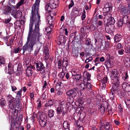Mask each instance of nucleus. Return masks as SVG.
Masks as SVG:
<instances>
[{
    "mask_svg": "<svg viewBox=\"0 0 130 130\" xmlns=\"http://www.w3.org/2000/svg\"><path fill=\"white\" fill-rule=\"evenodd\" d=\"M63 107L62 106H59L56 109V112L57 114H60L63 111Z\"/></svg>",
    "mask_w": 130,
    "mask_h": 130,
    "instance_id": "nucleus-30",
    "label": "nucleus"
},
{
    "mask_svg": "<svg viewBox=\"0 0 130 130\" xmlns=\"http://www.w3.org/2000/svg\"><path fill=\"white\" fill-rule=\"evenodd\" d=\"M96 28V26H95L94 25H92L89 27L90 30L92 31H93Z\"/></svg>",
    "mask_w": 130,
    "mask_h": 130,
    "instance_id": "nucleus-54",
    "label": "nucleus"
},
{
    "mask_svg": "<svg viewBox=\"0 0 130 130\" xmlns=\"http://www.w3.org/2000/svg\"><path fill=\"white\" fill-rule=\"evenodd\" d=\"M40 48V47L36 49L35 51L34 54L35 55L37 56L38 53L39 52Z\"/></svg>",
    "mask_w": 130,
    "mask_h": 130,
    "instance_id": "nucleus-55",
    "label": "nucleus"
},
{
    "mask_svg": "<svg viewBox=\"0 0 130 130\" xmlns=\"http://www.w3.org/2000/svg\"><path fill=\"white\" fill-rule=\"evenodd\" d=\"M74 5V3L73 1H71V2L70 3L69 5V9L71 7H73Z\"/></svg>",
    "mask_w": 130,
    "mask_h": 130,
    "instance_id": "nucleus-60",
    "label": "nucleus"
},
{
    "mask_svg": "<svg viewBox=\"0 0 130 130\" xmlns=\"http://www.w3.org/2000/svg\"><path fill=\"white\" fill-rule=\"evenodd\" d=\"M108 78L107 77H105L102 80V83L103 87L104 88H105V83H107Z\"/></svg>",
    "mask_w": 130,
    "mask_h": 130,
    "instance_id": "nucleus-35",
    "label": "nucleus"
},
{
    "mask_svg": "<svg viewBox=\"0 0 130 130\" xmlns=\"http://www.w3.org/2000/svg\"><path fill=\"white\" fill-rule=\"evenodd\" d=\"M34 66H36L37 70L40 72L41 73H44L45 72V67L43 64L40 61H38L37 63H35Z\"/></svg>",
    "mask_w": 130,
    "mask_h": 130,
    "instance_id": "nucleus-7",
    "label": "nucleus"
},
{
    "mask_svg": "<svg viewBox=\"0 0 130 130\" xmlns=\"http://www.w3.org/2000/svg\"><path fill=\"white\" fill-rule=\"evenodd\" d=\"M99 57H96L94 61L95 62L94 65L97 66L98 64L100 63V62L99 61Z\"/></svg>",
    "mask_w": 130,
    "mask_h": 130,
    "instance_id": "nucleus-38",
    "label": "nucleus"
},
{
    "mask_svg": "<svg viewBox=\"0 0 130 130\" xmlns=\"http://www.w3.org/2000/svg\"><path fill=\"white\" fill-rule=\"evenodd\" d=\"M93 60V58L92 57H89L86 59L85 61V63H87L90 61H91Z\"/></svg>",
    "mask_w": 130,
    "mask_h": 130,
    "instance_id": "nucleus-46",
    "label": "nucleus"
},
{
    "mask_svg": "<svg viewBox=\"0 0 130 130\" xmlns=\"http://www.w3.org/2000/svg\"><path fill=\"white\" fill-rule=\"evenodd\" d=\"M46 22L47 24L49 25H52V17L49 15L47 16L46 18Z\"/></svg>",
    "mask_w": 130,
    "mask_h": 130,
    "instance_id": "nucleus-26",
    "label": "nucleus"
},
{
    "mask_svg": "<svg viewBox=\"0 0 130 130\" xmlns=\"http://www.w3.org/2000/svg\"><path fill=\"white\" fill-rule=\"evenodd\" d=\"M14 9L8 6H6L3 12L4 14H10L11 15L13 10Z\"/></svg>",
    "mask_w": 130,
    "mask_h": 130,
    "instance_id": "nucleus-18",
    "label": "nucleus"
},
{
    "mask_svg": "<svg viewBox=\"0 0 130 130\" xmlns=\"http://www.w3.org/2000/svg\"><path fill=\"white\" fill-rule=\"evenodd\" d=\"M114 93L113 92H111V94H110V99L111 100H113L114 99V96L113 95Z\"/></svg>",
    "mask_w": 130,
    "mask_h": 130,
    "instance_id": "nucleus-57",
    "label": "nucleus"
},
{
    "mask_svg": "<svg viewBox=\"0 0 130 130\" xmlns=\"http://www.w3.org/2000/svg\"><path fill=\"white\" fill-rule=\"evenodd\" d=\"M50 26L45 28V31H46L47 34L50 33L52 30L53 26L52 25H50Z\"/></svg>",
    "mask_w": 130,
    "mask_h": 130,
    "instance_id": "nucleus-32",
    "label": "nucleus"
},
{
    "mask_svg": "<svg viewBox=\"0 0 130 130\" xmlns=\"http://www.w3.org/2000/svg\"><path fill=\"white\" fill-rule=\"evenodd\" d=\"M110 125H109V123L108 122L106 123L104 126L102 125H101V126L100 127V129L99 130H101V128L102 127H104V129L106 130H108L110 127Z\"/></svg>",
    "mask_w": 130,
    "mask_h": 130,
    "instance_id": "nucleus-28",
    "label": "nucleus"
},
{
    "mask_svg": "<svg viewBox=\"0 0 130 130\" xmlns=\"http://www.w3.org/2000/svg\"><path fill=\"white\" fill-rule=\"evenodd\" d=\"M72 77H71L70 78V81H71L72 78L75 77L77 81L79 80L81 81H83L84 80V78L83 76H81L80 74H76L75 75H72Z\"/></svg>",
    "mask_w": 130,
    "mask_h": 130,
    "instance_id": "nucleus-17",
    "label": "nucleus"
},
{
    "mask_svg": "<svg viewBox=\"0 0 130 130\" xmlns=\"http://www.w3.org/2000/svg\"><path fill=\"white\" fill-rule=\"evenodd\" d=\"M54 104V101L53 100H50L46 102L45 106L46 107H50L53 106Z\"/></svg>",
    "mask_w": 130,
    "mask_h": 130,
    "instance_id": "nucleus-25",
    "label": "nucleus"
},
{
    "mask_svg": "<svg viewBox=\"0 0 130 130\" xmlns=\"http://www.w3.org/2000/svg\"><path fill=\"white\" fill-rule=\"evenodd\" d=\"M45 10L48 13H50L51 11V9H52L49 4H46L45 6Z\"/></svg>",
    "mask_w": 130,
    "mask_h": 130,
    "instance_id": "nucleus-34",
    "label": "nucleus"
},
{
    "mask_svg": "<svg viewBox=\"0 0 130 130\" xmlns=\"http://www.w3.org/2000/svg\"><path fill=\"white\" fill-rule=\"evenodd\" d=\"M118 72L116 69L113 70L111 74L110 77L112 81L119 80V77L118 76Z\"/></svg>",
    "mask_w": 130,
    "mask_h": 130,
    "instance_id": "nucleus-8",
    "label": "nucleus"
},
{
    "mask_svg": "<svg viewBox=\"0 0 130 130\" xmlns=\"http://www.w3.org/2000/svg\"><path fill=\"white\" fill-rule=\"evenodd\" d=\"M44 53L45 55V60L46 62H47L48 60L49 59V57L50 52L49 50L47 47H44Z\"/></svg>",
    "mask_w": 130,
    "mask_h": 130,
    "instance_id": "nucleus-20",
    "label": "nucleus"
},
{
    "mask_svg": "<svg viewBox=\"0 0 130 130\" xmlns=\"http://www.w3.org/2000/svg\"><path fill=\"white\" fill-rule=\"evenodd\" d=\"M108 107L107 103L106 102H103L101 105L100 108L101 112L102 113H104L105 110L107 109Z\"/></svg>",
    "mask_w": 130,
    "mask_h": 130,
    "instance_id": "nucleus-14",
    "label": "nucleus"
},
{
    "mask_svg": "<svg viewBox=\"0 0 130 130\" xmlns=\"http://www.w3.org/2000/svg\"><path fill=\"white\" fill-rule=\"evenodd\" d=\"M113 83L112 87L111 89V92H114L117 91L119 88V85L120 84L119 80L113 81H112Z\"/></svg>",
    "mask_w": 130,
    "mask_h": 130,
    "instance_id": "nucleus-10",
    "label": "nucleus"
},
{
    "mask_svg": "<svg viewBox=\"0 0 130 130\" xmlns=\"http://www.w3.org/2000/svg\"><path fill=\"white\" fill-rule=\"evenodd\" d=\"M37 102H39L38 105V108H40L41 106V101H40L39 99H38L37 101Z\"/></svg>",
    "mask_w": 130,
    "mask_h": 130,
    "instance_id": "nucleus-61",
    "label": "nucleus"
},
{
    "mask_svg": "<svg viewBox=\"0 0 130 130\" xmlns=\"http://www.w3.org/2000/svg\"><path fill=\"white\" fill-rule=\"evenodd\" d=\"M63 126L64 128H70V125L67 122H64L63 124Z\"/></svg>",
    "mask_w": 130,
    "mask_h": 130,
    "instance_id": "nucleus-39",
    "label": "nucleus"
},
{
    "mask_svg": "<svg viewBox=\"0 0 130 130\" xmlns=\"http://www.w3.org/2000/svg\"><path fill=\"white\" fill-rule=\"evenodd\" d=\"M8 71L10 73H15L17 76H19L21 73L23 68L21 65L18 64L17 67H9L8 65Z\"/></svg>",
    "mask_w": 130,
    "mask_h": 130,
    "instance_id": "nucleus-2",
    "label": "nucleus"
},
{
    "mask_svg": "<svg viewBox=\"0 0 130 130\" xmlns=\"http://www.w3.org/2000/svg\"><path fill=\"white\" fill-rule=\"evenodd\" d=\"M123 21L121 20H119L117 23V25L119 27H121L123 24Z\"/></svg>",
    "mask_w": 130,
    "mask_h": 130,
    "instance_id": "nucleus-48",
    "label": "nucleus"
},
{
    "mask_svg": "<svg viewBox=\"0 0 130 130\" xmlns=\"http://www.w3.org/2000/svg\"><path fill=\"white\" fill-rule=\"evenodd\" d=\"M9 107L10 109L13 110L14 108V106L13 104L12 103L9 104Z\"/></svg>",
    "mask_w": 130,
    "mask_h": 130,
    "instance_id": "nucleus-52",
    "label": "nucleus"
},
{
    "mask_svg": "<svg viewBox=\"0 0 130 130\" xmlns=\"http://www.w3.org/2000/svg\"><path fill=\"white\" fill-rule=\"evenodd\" d=\"M59 3L58 0H50L49 3L52 9L56 8L58 6Z\"/></svg>",
    "mask_w": 130,
    "mask_h": 130,
    "instance_id": "nucleus-12",
    "label": "nucleus"
},
{
    "mask_svg": "<svg viewBox=\"0 0 130 130\" xmlns=\"http://www.w3.org/2000/svg\"><path fill=\"white\" fill-rule=\"evenodd\" d=\"M91 75L89 73L86 71H84L83 73V77L84 79H87V81L90 80Z\"/></svg>",
    "mask_w": 130,
    "mask_h": 130,
    "instance_id": "nucleus-22",
    "label": "nucleus"
},
{
    "mask_svg": "<svg viewBox=\"0 0 130 130\" xmlns=\"http://www.w3.org/2000/svg\"><path fill=\"white\" fill-rule=\"evenodd\" d=\"M65 74L64 72H61L58 74V76L60 78H62L64 77Z\"/></svg>",
    "mask_w": 130,
    "mask_h": 130,
    "instance_id": "nucleus-45",
    "label": "nucleus"
},
{
    "mask_svg": "<svg viewBox=\"0 0 130 130\" xmlns=\"http://www.w3.org/2000/svg\"><path fill=\"white\" fill-rule=\"evenodd\" d=\"M123 22L124 24H127L129 22V19L127 15H125L123 18Z\"/></svg>",
    "mask_w": 130,
    "mask_h": 130,
    "instance_id": "nucleus-31",
    "label": "nucleus"
},
{
    "mask_svg": "<svg viewBox=\"0 0 130 130\" xmlns=\"http://www.w3.org/2000/svg\"><path fill=\"white\" fill-rule=\"evenodd\" d=\"M107 13H103V15L105 17L104 19L105 21H107V23H110V24H113L115 21L114 18L111 17V15L109 13L106 14Z\"/></svg>",
    "mask_w": 130,
    "mask_h": 130,
    "instance_id": "nucleus-4",
    "label": "nucleus"
},
{
    "mask_svg": "<svg viewBox=\"0 0 130 130\" xmlns=\"http://www.w3.org/2000/svg\"><path fill=\"white\" fill-rule=\"evenodd\" d=\"M5 60L4 58L2 56H0V65L3 64H5Z\"/></svg>",
    "mask_w": 130,
    "mask_h": 130,
    "instance_id": "nucleus-42",
    "label": "nucleus"
},
{
    "mask_svg": "<svg viewBox=\"0 0 130 130\" xmlns=\"http://www.w3.org/2000/svg\"><path fill=\"white\" fill-rule=\"evenodd\" d=\"M125 104L127 106H129L130 105V100H125Z\"/></svg>",
    "mask_w": 130,
    "mask_h": 130,
    "instance_id": "nucleus-49",
    "label": "nucleus"
},
{
    "mask_svg": "<svg viewBox=\"0 0 130 130\" xmlns=\"http://www.w3.org/2000/svg\"><path fill=\"white\" fill-rule=\"evenodd\" d=\"M47 117L44 112H42L39 115V123L41 127H44L46 125Z\"/></svg>",
    "mask_w": 130,
    "mask_h": 130,
    "instance_id": "nucleus-3",
    "label": "nucleus"
},
{
    "mask_svg": "<svg viewBox=\"0 0 130 130\" xmlns=\"http://www.w3.org/2000/svg\"><path fill=\"white\" fill-rule=\"evenodd\" d=\"M85 43L88 46H89L91 44V41L90 39L89 38H87L86 42Z\"/></svg>",
    "mask_w": 130,
    "mask_h": 130,
    "instance_id": "nucleus-44",
    "label": "nucleus"
},
{
    "mask_svg": "<svg viewBox=\"0 0 130 130\" xmlns=\"http://www.w3.org/2000/svg\"><path fill=\"white\" fill-rule=\"evenodd\" d=\"M96 23L97 25V28L99 27V26H100L101 27L103 25V22L101 21V20L97 21L96 22Z\"/></svg>",
    "mask_w": 130,
    "mask_h": 130,
    "instance_id": "nucleus-40",
    "label": "nucleus"
},
{
    "mask_svg": "<svg viewBox=\"0 0 130 130\" xmlns=\"http://www.w3.org/2000/svg\"><path fill=\"white\" fill-rule=\"evenodd\" d=\"M61 59H59L58 62V68L60 69L62 68V66L61 64Z\"/></svg>",
    "mask_w": 130,
    "mask_h": 130,
    "instance_id": "nucleus-53",
    "label": "nucleus"
},
{
    "mask_svg": "<svg viewBox=\"0 0 130 130\" xmlns=\"http://www.w3.org/2000/svg\"><path fill=\"white\" fill-rule=\"evenodd\" d=\"M128 77V76L127 73H126L124 74L123 75L122 78L124 80H125L127 79Z\"/></svg>",
    "mask_w": 130,
    "mask_h": 130,
    "instance_id": "nucleus-51",
    "label": "nucleus"
},
{
    "mask_svg": "<svg viewBox=\"0 0 130 130\" xmlns=\"http://www.w3.org/2000/svg\"><path fill=\"white\" fill-rule=\"evenodd\" d=\"M75 37V36H71L69 39V41L70 42H71L72 43L74 41V38Z\"/></svg>",
    "mask_w": 130,
    "mask_h": 130,
    "instance_id": "nucleus-47",
    "label": "nucleus"
},
{
    "mask_svg": "<svg viewBox=\"0 0 130 130\" xmlns=\"http://www.w3.org/2000/svg\"><path fill=\"white\" fill-rule=\"evenodd\" d=\"M112 6L110 3H106L104 6L103 9V13H107L112 9Z\"/></svg>",
    "mask_w": 130,
    "mask_h": 130,
    "instance_id": "nucleus-9",
    "label": "nucleus"
},
{
    "mask_svg": "<svg viewBox=\"0 0 130 130\" xmlns=\"http://www.w3.org/2000/svg\"><path fill=\"white\" fill-rule=\"evenodd\" d=\"M48 115L50 118H51L54 116L55 112L52 109H51L50 110H48Z\"/></svg>",
    "mask_w": 130,
    "mask_h": 130,
    "instance_id": "nucleus-33",
    "label": "nucleus"
},
{
    "mask_svg": "<svg viewBox=\"0 0 130 130\" xmlns=\"http://www.w3.org/2000/svg\"><path fill=\"white\" fill-rule=\"evenodd\" d=\"M13 98L11 95H8L7 97L8 102L9 104L12 103L13 102V99L12 98Z\"/></svg>",
    "mask_w": 130,
    "mask_h": 130,
    "instance_id": "nucleus-36",
    "label": "nucleus"
},
{
    "mask_svg": "<svg viewBox=\"0 0 130 130\" xmlns=\"http://www.w3.org/2000/svg\"><path fill=\"white\" fill-rule=\"evenodd\" d=\"M129 61V60L128 58H125L124 59L123 61L126 66H128V65H129V63L128 62V61Z\"/></svg>",
    "mask_w": 130,
    "mask_h": 130,
    "instance_id": "nucleus-37",
    "label": "nucleus"
},
{
    "mask_svg": "<svg viewBox=\"0 0 130 130\" xmlns=\"http://www.w3.org/2000/svg\"><path fill=\"white\" fill-rule=\"evenodd\" d=\"M49 74L47 73L46 75H44L43 76L42 78V82H49Z\"/></svg>",
    "mask_w": 130,
    "mask_h": 130,
    "instance_id": "nucleus-27",
    "label": "nucleus"
},
{
    "mask_svg": "<svg viewBox=\"0 0 130 130\" xmlns=\"http://www.w3.org/2000/svg\"><path fill=\"white\" fill-rule=\"evenodd\" d=\"M81 14L80 12V9L78 6H77L73 7L72 9L71 14L75 16H79Z\"/></svg>",
    "mask_w": 130,
    "mask_h": 130,
    "instance_id": "nucleus-11",
    "label": "nucleus"
},
{
    "mask_svg": "<svg viewBox=\"0 0 130 130\" xmlns=\"http://www.w3.org/2000/svg\"><path fill=\"white\" fill-rule=\"evenodd\" d=\"M20 48L19 47H18L17 48H14L13 50V51L14 53H18L20 51Z\"/></svg>",
    "mask_w": 130,
    "mask_h": 130,
    "instance_id": "nucleus-50",
    "label": "nucleus"
},
{
    "mask_svg": "<svg viewBox=\"0 0 130 130\" xmlns=\"http://www.w3.org/2000/svg\"><path fill=\"white\" fill-rule=\"evenodd\" d=\"M33 72L32 70H31L30 68H27L26 70V73L27 76L28 77L31 76Z\"/></svg>",
    "mask_w": 130,
    "mask_h": 130,
    "instance_id": "nucleus-29",
    "label": "nucleus"
},
{
    "mask_svg": "<svg viewBox=\"0 0 130 130\" xmlns=\"http://www.w3.org/2000/svg\"><path fill=\"white\" fill-rule=\"evenodd\" d=\"M122 39V36L119 34L116 35L114 37L115 41L116 42H118L120 41Z\"/></svg>",
    "mask_w": 130,
    "mask_h": 130,
    "instance_id": "nucleus-23",
    "label": "nucleus"
},
{
    "mask_svg": "<svg viewBox=\"0 0 130 130\" xmlns=\"http://www.w3.org/2000/svg\"><path fill=\"white\" fill-rule=\"evenodd\" d=\"M117 48L118 49H119L122 47V46L121 43H119L117 45Z\"/></svg>",
    "mask_w": 130,
    "mask_h": 130,
    "instance_id": "nucleus-62",
    "label": "nucleus"
},
{
    "mask_svg": "<svg viewBox=\"0 0 130 130\" xmlns=\"http://www.w3.org/2000/svg\"><path fill=\"white\" fill-rule=\"evenodd\" d=\"M25 3V0H20L16 5L15 8L19 9L20 6L23 5Z\"/></svg>",
    "mask_w": 130,
    "mask_h": 130,
    "instance_id": "nucleus-24",
    "label": "nucleus"
},
{
    "mask_svg": "<svg viewBox=\"0 0 130 130\" xmlns=\"http://www.w3.org/2000/svg\"><path fill=\"white\" fill-rule=\"evenodd\" d=\"M11 15L13 16L15 18H18L20 17L22 15V13L20 10L16 11L15 10H13Z\"/></svg>",
    "mask_w": 130,
    "mask_h": 130,
    "instance_id": "nucleus-16",
    "label": "nucleus"
},
{
    "mask_svg": "<svg viewBox=\"0 0 130 130\" xmlns=\"http://www.w3.org/2000/svg\"><path fill=\"white\" fill-rule=\"evenodd\" d=\"M40 2V0H36L34 4L32 7L27 40L22 48L23 50V54L28 49L30 51H32L33 46L40 43V37L42 36V34L40 33L39 28L41 24L40 17L38 13Z\"/></svg>",
    "mask_w": 130,
    "mask_h": 130,
    "instance_id": "nucleus-1",
    "label": "nucleus"
},
{
    "mask_svg": "<svg viewBox=\"0 0 130 130\" xmlns=\"http://www.w3.org/2000/svg\"><path fill=\"white\" fill-rule=\"evenodd\" d=\"M49 83V82H42V84L43 85L42 90H44L45 89V88H46V86Z\"/></svg>",
    "mask_w": 130,
    "mask_h": 130,
    "instance_id": "nucleus-43",
    "label": "nucleus"
},
{
    "mask_svg": "<svg viewBox=\"0 0 130 130\" xmlns=\"http://www.w3.org/2000/svg\"><path fill=\"white\" fill-rule=\"evenodd\" d=\"M78 87L80 91H82L85 89L89 91L91 88V85L90 83L88 82L86 85L84 83H82L78 85Z\"/></svg>",
    "mask_w": 130,
    "mask_h": 130,
    "instance_id": "nucleus-5",
    "label": "nucleus"
},
{
    "mask_svg": "<svg viewBox=\"0 0 130 130\" xmlns=\"http://www.w3.org/2000/svg\"><path fill=\"white\" fill-rule=\"evenodd\" d=\"M124 51L123 49H121L119 50L118 51V53L119 55H121L123 54Z\"/></svg>",
    "mask_w": 130,
    "mask_h": 130,
    "instance_id": "nucleus-58",
    "label": "nucleus"
},
{
    "mask_svg": "<svg viewBox=\"0 0 130 130\" xmlns=\"http://www.w3.org/2000/svg\"><path fill=\"white\" fill-rule=\"evenodd\" d=\"M66 104V102L65 101H63L61 102L60 104V106H62L64 105L65 104Z\"/></svg>",
    "mask_w": 130,
    "mask_h": 130,
    "instance_id": "nucleus-63",
    "label": "nucleus"
},
{
    "mask_svg": "<svg viewBox=\"0 0 130 130\" xmlns=\"http://www.w3.org/2000/svg\"><path fill=\"white\" fill-rule=\"evenodd\" d=\"M29 62V59L26 58L25 59L24 63L25 64H26V65H28Z\"/></svg>",
    "mask_w": 130,
    "mask_h": 130,
    "instance_id": "nucleus-56",
    "label": "nucleus"
},
{
    "mask_svg": "<svg viewBox=\"0 0 130 130\" xmlns=\"http://www.w3.org/2000/svg\"><path fill=\"white\" fill-rule=\"evenodd\" d=\"M106 56L107 58L106 59V61L105 62V64L106 65L107 67L111 68L112 67V65L111 62L109 61L110 60V55L109 54H108L106 55Z\"/></svg>",
    "mask_w": 130,
    "mask_h": 130,
    "instance_id": "nucleus-19",
    "label": "nucleus"
},
{
    "mask_svg": "<svg viewBox=\"0 0 130 130\" xmlns=\"http://www.w3.org/2000/svg\"><path fill=\"white\" fill-rule=\"evenodd\" d=\"M119 12H120L122 15H126L128 14V11L127 10L126 7L120 5L118 8Z\"/></svg>",
    "mask_w": 130,
    "mask_h": 130,
    "instance_id": "nucleus-13",
    "label": "nucleus"
},
{
    "mask_svg": "<svg viewBox=\"0 0 130 130\" xmlns=\"http://www.w3.org/2000/svg\"><path fill=\"white\" fill-rule=\"evenodd\" d=\"M79 91L77 87H75L72 89L67 91L66 92L67 95L69 96H70L72 98L75 97Z\"/></svg>",
    "mask_w": 130,
    "mask_h": 130,
    "instance_id": "nucleus-6",
    "label": "nucleus"
},
{
    "mask_svg": "<svg viewBox=\"0 0 130 130\" xmlns=\"http://www.w3.org/2000/svg\"><path fill=\"white\" fill-rule=\"evenodd\" d=\"M66 37L63 35H60L58 38V41L60 43V44L64 43L66 41Z\"/></svg>",
    "mask_w": 130,
    "mask_h": 130,
    "instance_id": "nucleus-21",
    "label": "nucleus"
},
{
    "mask_svg": "<svg viewBox=\"0 0 130 130\" xmlns=\"http://www.w3.org/2000/svg\"><path fill=\"white\" fill-rule=\"evenodd\" d=\"M68 65V62H62V67H67Z\"/></svg>",
    "mask_w": 130,
    "mask_h": 130,
    "instance_id": "nucleus-64",
    "label": "nucleus"
},
{
    "mask_svg": "<svg viewBox=\"0 0 130 130\" xmlns=\"http://www.w3.org/2000/svg\"><path fill=\"white\" fill-rule=\"evenodd\" d=\"M105 29L106 32L107 33H111L112 31V30L109 26L106 27Z\"/></svg>",
    "mask_w": 130,
    "mask_h": 130,
    "instance_id": "nucleus-41",
    "label": "nucleus"
},
{
    "mask_svg": "<svg viewBox=\"0 0 130 130\" xmlns=\"http://www.w3.org/2000/svg\"><path fill=\"white\" fill-rule=\"evenodd\" d=\"M57 84L60 87V88L62 89V88L63 85L61 82H58Z\"/></svg>",
    "mask_w": 130,
    "mask_h": 130,
    "instance_id": "nucleus-59",
    "label": "nucleus"
},
{
    "mask_svg": "<svg viewBox=\"0 0 130 130\" xmlns=\"http://www.w3.org/2000/svg\"><path fill=\"white\" fill-rule=\"evenodd\" d=\"M123 89L127 92H130V84L126 82L124 83L122 85Z\"/></svg>",
    "mask_w": 130,
    "mask_h": 130,
    "instance_id": "nucleus-15",
    "label": "nucleus"
}]
</instances>
